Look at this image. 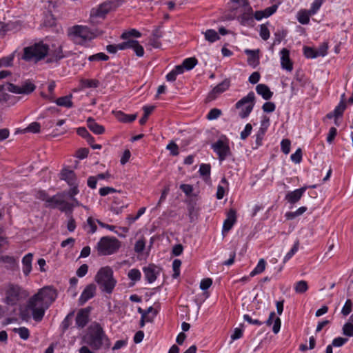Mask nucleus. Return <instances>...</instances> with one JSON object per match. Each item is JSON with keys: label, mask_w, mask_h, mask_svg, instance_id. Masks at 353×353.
I'll return each mask as SVG.
<instances>
[{"label": "nucleus", "mask_w": 353, "mask_h": 353, "mask_svg": "<svg viewBox=\"0 0 353 353\" xmlns=\"http://www.w3.org/2000/svg\"><path fill=\"white\" fill-rule=\"evenodd\" d=\"M322 3L323 0H314L311 5L310 9L308 10L310 14H312V15L315 14L321 8Z\"/></svg>", "instance_id": "5fc2aeb1"}, {"label": "nucleus", "mask_w": 353, "mask_h": 353, "mask_svg": "<svg viewBox=\"0 0 353 353\" xmlns=\"http://www.w3.org/2000/svg\"><path fill=\"white\" fill-rule=\"evenodd\" d=\"M291 160L295 163H299L302 160V150L298 148L296 151L291 155Z\"/></svg>", "instance_id": "680f3d73"}, {"label": "nucleus", "mask_w": 353, "mask_h": 353, "mask_svg": "<svg viewBox=\"0 0 353 353\" xmlns=\"http://www.w3.org/2000/svg\"><path fill=\"white\" fill-rule=\"evenodd\" d=\"M60 179L64 180L67 183L72 186L77 183V179L74 172L72 170L63 168L60 173Z\"/></svg>", "instance_id": "a211bd4d"}, {"label": "nucleus", "mask_w": 353, "mask_h": 353, "mask_svg": "<svg viewBox=\"0 0 353 353\" xmlns=\"http://www.w3.org/2000/svg\"><path fill=\"white\" fill-rule=\"evenodd\" d=\"M256 91L257 94L261 95L265 100L270 99L273 94L269 87L265 84H258L256 87Z\"/></svg>", "instance_id": "bb28decb"}, {"label": "nucleus", "mask_w": 353, "mask_h": 353, "mask_svg": "<svg viewBox=\"0 0 353 353\" xmlns=\"http://www.w3.org/2000/svg\"><path fill=\"white\" fill-rule=\"evenodd\" d=\"M214 152L218 155L220 161H224L228 157L232 154L228 141L219 139L212 145Z\"/></svg>", "instance_id": "9d476101"}, {"label": "nucleus", "mask_w": 353, "mask_h": 353, "mask_svg": "<svg viewBox=\"0 0 353 353\" xmlns=\"http://www.w3.org/2000/svg\"><path fill=\"white\" fill-rule=\"evenodd\" d=\"M328 49L327 43L324 42L319 46L318 49L315 50L318 57H324L327 54Z\"/></svg>", "instance_id": "6e6d98bb"}, {"label": "nucleus", "mask_w": 353, "mask_h": 353, "mask_svg": "<svg viewBox=\"0 0 353 353\" xmlns=\"http://www.w3.org/2000/svg\"><path fill=\"white\" fill-rule=\"evenodd\" d=\"M37 294L41 297V299H42L43 301L46 303V306H50L57 297V292L56 290L51 287L43 288Z\"/></svg>", "instance_id": "9b49d317"}, {"label": "nucleus", "mask_w": 353, "mask_h": 353, "mask_svg": "<svg viewBox=\"0 0 353 353\" xmlns=\"http://www.w3.org/2000/svg\"><path fill=\"white\" fill-rule=\"evenodd\" d=\"M307 210V208L302 206L298 208L295 212H288L285 213V217L288 220H292L296 216L303 214Z\"/></svg>", "instance_id": "f704fd0d"}, {"label": "nucleus", "mask_w": 353, "mask_h": 353, "mask_svg": "<svg viewBox=\"0 0 353 353\" xmlns=\"http://www.w3.org/2000/svg\"><path fill=\"white\" fill-rule=\"evenodd\" d=\"M265 128H260L256 134V148L262 145V141L265 134Z\"/></svg>", "instance_id": "09e8293b"}, {"label": "nucleus", "mask_w": 353, "mask_h": 353, "mask_svg": "<svg viewBox=\"0 0 353 353\" xmlns=\"http://www.w3.org/2000/svg\"><path fill=\"white\" fill-rule=\"evenodd\" d=\"M154 106H153V105L143 106V110L144 111V114L139 120V123L141 125H144L147 122L149 115L154 110Z\"/></svg>", "instance_id": "58836bf2"}, {"label": "nucleus", "mask_w": 353, "mask_h": 353, "mask_svg": "<svg viewBox=\"0 0 353 353\" xmlns=\"http://www.w3.org/2000/svg\"><path fill=\"white\" fill-rule=\"evenodd\" d=\"M114 114H115L116 118L119 121H120L121 122H124V123L132 122L137 118V114H126L123 113L121 111H117Z\"/></svg>", "instance_id": "c85d7f7f"}, {"label": "nucleus", "mask_w": 353, "mask_h": 353, "mask_svg": "<svg viewBox=\"0 0 353 353\" xmlns=\"http://www.w3.org/2000/svg\"><path fill=\"white\" fill-rule=\"evenodd\" d=\"M87 225L88 228H89L88 232L93 234L96 232L97 227L92 217H89L87 219Z\"/></svg>", "instance_id": "69168bd1"}, {"label": "nucleus", "mask_w": 353, "mask_h": 353, "mask_svg": "<svg viewBox=\"0 0 353 353\" xmlns=\"http://www.w3.org/2000/svg\"><path fill=\"white\" fill-rule=\"evenodd\" d=\"M90 311L91 308L90 307L80 309L78 311L75 319L76 326L78 328H83L87 325L89 321Z\"/></svg>", "instance_id": "f8f14e48"}, {"label": "nucleus", "mask_w": 353, "mask_h": 353, "mask_svg": "<svg viewBox=\"0 0 353 353\" xmlns=\"http://www.w3.org/2000/svg\"><path fill=\"white\" fill-rule=\"evenodd\" d=\"M72 98V94L59 97L56 100V103L59 106H63L68 108H72L73 106V103L71 100Z\"/></svg>", "instance_id": "c756f323"}, {"label": "nucleus", "mask_w": 353, "mask_h": 353, "mask_svg": "<svg viewBox=\"0 0 353 353\" xmlns=\"http://www.w3.org/2000/svg\"><path fill=\"white\" fill-rule=\"evenodd\" d=\"M259 34H260L261 37L265 41H266L269 39L270 33V31L265 24H261L260 26Z\"/></svg>", "instance_id": "864d4df0"}, {"label": "nucleus", "mask_w": 353, "mask_h": 353, "mask_svg": "<svg viewBox=\"0 0 353 353\" xmlns=\"http://www.w3.org/2000/svg\"><path fill=\"white\" fill-rule=\"evenodd\" d=\"M109 59V57L104 54L103 52H99L93 55H91L88 57V60L90 61H108Z\"/></svg>", "instance_id": "de8ad7c7"}, {"label": "nucleus", "mask_w": 353, "mask_h": 353, "mask_svg": "<svg viewBox=\"0 0 353 353\" xmlns=\"http://www.w3.org/2000/svg\"><path fill=\"white\" fill-rule=\"evenodd\" d=\"M74 316V311H72L63 319V321L61 323V326L63 331L67 330L69 328V327L72 325Z\"/></svg>", "instance_id": "e433bc0d"}, {"label": "nucleus", "mask_w": 353, "mask_h": 353, "mask_svg": "<svg viewBox=\"0 0 353 353\" xmlns=\"http://www.w3.org/2000/svg\"><path fill=\"white\" fill-rule=\"evenodd\" d=\"M221 114V110L217 108L210 110L207 115V119L209 120H214L219 117Z\"/></svg>", "instance_id": "4d7b16f0"}, {"label": "nucleus", "mask_w": 353, "mask_h": 353, "mask_svg": "<svg viewBox=\"0 0 353 353\" xmlns=\"http://www.w3.org/2000/svg\"><path fill=\"white\" fill-rule=\"evenodd\" d=\"M307 188V186H303L299 189L289 192L286 194L285 199L291 204H295L301 199Z\"/></svg>", "instance_id": "dca6fc26"}, {"label": "nucleus", "mask_w": 353, "mask_h": 353, "mask_svg": "<svg viewBox=\"0 0 353 353\" xmlns=\"http://www.w3.org/2000/svg\"><path fill=\"white\" fill-rule=\"evenodd\" d=\"M205 38L207 41L213 43L220 39L218 33L214 30H208L205 32Z\"/></svg>", "instance_id": "ea45409f"}, {"label": "nucleus", "mask_w": 353, "mask_h": 353, "mask_svg": "<svg viewBox=\"0 0 353 353\" xmlns=\"http://www.w3.org/2000/svg\"><path fill=\"white\" fill-rule=\"evenodd\" d=\"M345 94H343L342 95V100L341 102L338 104V105L334 108V115L335 118H338L341 116H342L343 112L345 111L346 108V103L344 101V97Z\"/></svg>", "instance_id": "2f4dec72"}, {"label": "nucleus", "mask_w": 353, "mask_h": 353, "mask_svg": "<svg viewBox=\"0 0 353 353\" xmlns=\"http://www.w3.org/2000/svg\"><path fill=\"white\" fill-rule=\"evenodd\" d=\"M312 15L309 10H301L298 12L297 19L301 24H307L310 22V17Z\"/></svg>", "instance_id": "7c9ffc66"}, {"label": "nucleus", "mask_w": 353, "mask_h": 353, "mask_svg": "<svg viewBox=\"0 0 353 353\" xmlns=\"http://www.w3.org/2000/svg\"><path fill=\"white\" fill-rule=\"evenodd\" d=\"M343 334L348 337L353 336V323L347 322L343 326Z\"/></svg>", "instance_id": "a18cd8bd"}, {"label": "nucleus", "mask_w": 353, "mask_h": 353, "mask_svg": "<svg viewBox=\"0 0 353 353\" xmlns=\"http://www.w3.org/2000/svg\"><path fill=\"white\" fill-rule=\"evenodd\" d=\"M294 289L298 294L305 293L308 290L307 283L301 280L294 283Z\"/></svg>", "instance_id": "473e14b6"}, {"label": "nucleus", "mask_w": 353, "mask_h": 353, "mask_svg": "<svg viewBox=\"0 0 353 353\" xmlns=\"http://www.w3.org/2000/svg\"><path fill=\"white\" fill-rule=\"evenodd\" d=\"M40 123L37 122H32L26 128V131L32 133H38L40 132Z\"/></svg>", "instance_id": "13d9d810"}, {"label": "nucleus", "mask_w": 353, "mask_h": 353, "mask_svg": "<svg viewBox=\"0 0 353 353\" xmlns=\"http://www.w3.org/2000/svg\"><path fill=\"white\" fill-rule=\"evenodd\" d=\"M32 259L33 254L32 253H28L22 259V270L25 276L29 275L32 270Z\"/></svg>", "instance_id": "5701e85b"}, {"label": "nucleus", "mask_w": 353, "mask_h": 353, "mask_svg": "<svg viewBox=\"0 0 353 353\" xmlns=\"http://www.w3.org/2000/svg\"><path fill=\"white\" fill-rule=\"evenodd\" d=\"M290 141L289 139H283L281 143V151L288 154L290 151Z\"/></svg>", "instance_id": "bf43d9fd"}, {"label": "nucleus", "mask_w": 353, "mask_h": 353, "mask_svg": "<svg viewBox=\"0 0 353 353\" xmlns=\"http://www.w3.org/2000/svg\"><path fill=\"white\" fill-rule=\"evenodd\" d=\"M112 8L111 3H103L101 4L97 8L92 9L90 14V19L92 22L94 21L95 18H104L105 16L108 13V12Z\"/></svg>", "instance_id": "4468645a"}, {"label": "nucleus", "mask_w": 353, "mask_h": 353, "mask_svg": "<svg viewBox=\"0 0 353 353\" xmlns=\"http://www.w3.org/2000/svg\"><path fill=\"white\" fill-rule=\"evenodd\" d=\"M303 53L305 57L309 59H314L318 57L315 49L310 47H304Z\"/></svg>", "instance_id": "3c124183"}, {"label": "nucleus", "mask_w": 353, "mask_h": 353, "mask_svg": "<svg viewBox=\"0 0 353 353\" xmlns=\"http://www.w3.org/2000/svg\"><path fill=\"white\" fill-rule=\"evenodd\" d=\"M182 63L183 67L184 66L185 70H192L197 64V59L195 57L187 58L183 61Z\"/></svg>", "instance_id": "a19ab883"}, {"label": "nucleus", "mask_w": 353, "mask_h": 353, "mask_svg": "<svg viewBox=\"0 0 353 353\" xmlns=\"http://www.w3.org/2000/svg\"><path fill=\"white\" fill-rule=\"evenodd\" d=\"M156 269L157 268L154 265H150L143 269L145 279L150 283H153L157 279V272Z\"/></svg>", "instance_id": "4be33fe9"}, {"label": "nucleus", "mask_w": 353, "mask_h": 353, "mask_svg": "<svg viewBox=\"0 0 353 353\" xmlns=\"http://www.w3.org/2000/svg\"><path fill=\"white\" fill-rule=\"evenodd\" d=\"M68 37L77 45H83L95 37V35L86 26H74L68 30Z\"/></svg>", "instance_id": "423d86ee"}, {"label": "nucleus", "mask_w": 353, "mask_h": 353, "mask_svg": "<svg viewBox=\"0 0 353 353\" xmlns=\"http://www.w3.org/2000/svg\"><path fill=\"white\" fill-rule=\"evenodd\" d=\"M141 34L135 29H131L129 31L124 32L122 33L121 37L123 39H128L129 38L133 37H140Z\"/></svg>", "instance_id": "c03bdc74"}, {"label": "nucleus", "mask_w": 353, "mask_h": 353, "mask_svg": "<svg viewBox=\"0 0 353 353\" xmlns=\"http://www.w3.org/2000/svg\"><path fill=\"white\" fill-rule=\"evenodd\" d=\"M265 260L263 259H261L256 268L250 272V276H254L263 272L265 270Z\"/></svg>", "instance_id": "4c0bfd02"}, {"label": "nucleus", "mask_w": 353, "mask_h": 353, "mask_svg": "<svg viewBox=\"0 0 353 353\" xmlns=\"http://www.w3.org/2000/svg\"><path fill=\"white\" fill-rule=\"evenodd\" d=\"M352 302L350 299H347L345 301V305H343V307L341 310L342 314L345 316L350 314V312H352Z\"/></svg>", "instance_id": "603ef678"}, {"label": "nucleus", "mask_w": 353, "mask_h": 353, "mask_svg": "<svg viewBox=\"0 0 353 353\" xmlns=\"http://www.w3.org/2000/svg\"><path fill=\"white\" fill-rule=\"evenodd\" d=\"M96 285L93 283L88 285L83 290L79 299V303L82 305L85 304L88 300L94 296L96 293Z\"/></svg>", "instance_id": "2eb2a0df"}, {"label": "nucleus", "mask_w": 353, "mask_h": 353, "mask_svg": "<svg viewBox=\"0 0 353 353\" xmlns=\"http://www.w3.org/2000/svg\"><path fill=\"white\" fill-rule=\"evenodd\" d=\"M210 170L211 166L210 164L203 163L200 165L199 172L201 176L206 179H209L210 175Z\"/></svg>", "instance_id": "79ce46f5"}, {"label": "nucleus", "mask_w": 353, "mask_h": 353, "mask_svg": "<svg viewBox=\"0 0 353 353\" xmlns=\"http://www.w3.org/2000/svg\"><path fill=\"white\" fill-rule=\"evenodd\" d=\"M83 342L93 350H108L110 341L102 326L97 322H92L83 337Z\"/></svg>", "instance_id": "f257e3e1"}, {"label": "nucleus", "mask_w": 353, "mask_h": 353, "mask_svg": "<svg viewBox=\"0 0 353 353\" xmlns=\"http://www.w3.org/2000/svg\"><path fill=\"white\" fill-rule=\"evenodd\" d=\"M281 65L283 69L291 72L293 69V64L290 59V52L286 48L281 50Z\"/></svg>", "instance_id": "f3484780"}, {"label": "nucleus", "mask_w": 353, "mask_h": 353, "mask_svg": "<svg viewBox=\"0 0 353 353\" xmlns=\"http://www.w3.org/2000/svg\"><path fill=\"white\" fill-rule=\"evenodd\" d=\"M64 57L62 47L59 46L53 52H52L48 58L47 63H58Z\"/></svg>", "instance_id": "a878e982"}, {"label": "nucleus", "mask_w": 353, "mask_h": 353, "mask_svg": "<svg viewBox=\"0 0 353 353\" xmlns=\"http://www.w3.org/2000/svg\"><path fill=\"white\" fill-rule=\"evenodd\" d=\"M74 208V205L65 201L64 199L62 200L61 204L59 205L58 209L61 212H72Z\"/></svg>", "instance_id": "49530a36"}, {"label": "nucleus", "mask_w": 353, "mask_h": 353, "mask_svg": "<svg viewBox=\"0 0 353 353\" xmlns=\"http://www.w3.org/2000/svg\"><path fill=\"white\" fill-rule=\"evenodd\" d=\"M166 148L170 151V154L173 156H176L179 154V147L178 145L174 143V142H171L170 143Z\"/></svg>", "instance_id": "774afa93"}, {"label": "nucleus", "mask_w": 353, "mask_h": 353, "mask_svg": "<svg viewBox=\"0 0 353 353\" xmlns=\"http://www.w3.org/2000/svg\"><path fill=\"white\" fill-rule=\"evenodd\" d=\"M63 199V194H57L53 196H50L49 200H48L47 203H46V207L50 208H58L59 205L61 204Z\"/></svg>", "instance_id": "cd10ccee"}, {"label": "nucleus", "mask_w": 353, "mask_h": 353, "mask_svg": "<svg viewBox=\"0 0 353 353\" xmlns=\"http://www.w3.org/2000/svg\"><path fill=\"white\" fill-rule=\"evenodd\" d=\"M28 296L26 290L20 285L10 283L5 286V303L9 305H15Z\"/></svg>", "instance_id": "39448f33"}, {"label": "nucleus", "mask_w": 353, "mask_h": 353, "mask_svg": "<svg viewBox=\"0 0 353 353\" xmlns=\"http://www.w3.org/2000/svg\"><path fill=\"white\" fill-rule=\"evenodd\" d=\"M49 307L46 306V303L37 294L32 296L28 302V307L32 312V318L37 322L43 319L45 312Z\"/></svg>", "instance_id": "0eeeda50"}, {"label": "nucleus", "mask_w": 353, "mask_h": 353, "mask_svg": "<svg viewBox=\"0 0 353 353\" xmlns=\"http://www.w3.org/2000/svg\"><path fill=\"white\" fill-rule=\"evenodd\" d=\"M245 53L248 56V63L252 67H256L259 63V50H245Z\"/></svg>", "instance_id": "b1692460"}, {"label": "nucleus", "mask_w": 353, "mask_h": 353, "mask_svg": "<svg viewBox=\"0 0 353 353\" xmlns=\"http://www.w3.org/2000/svg\"><path fill=\"white\" fill-rule=\"evenodd\" d=\"M87 125L88 128L94 134H101L104 132L105 128L103 125L98 124L95 120L89 117L87 119Z\"/></svg>", "instance_id": "393cba45"}, {"label": "nucleus", "mask_w": 353, "mask_h": 353, "mask_svg": "<svg viewBox=\"0 0 353 353\" xmlns=\"http://www.w3.org/2000/svg\"><path fill=\"white\" fill-rule=\"evenodd\" d=\"M274 322V325L272 327V331L274 334H277L281 328V319L279 317L275 318V312H270L268 319L265 321V324L268 326H270Z\"/></svg>", "instance_id": "412c9836"}, {"label": "nucleus", "mask_w": 353, "mask_h": 353, "mask_svg": "<svg viewBox=\"0 0 353 353\" xmlns=\"http://www.w3.org/2000/svg\"><path fill=\"white\" fill-rule=\"evenodd\" d=\"M48 51L49 48L48 45L42 42L35 43L23 49L22 59L27 61H33L37 63L44 59L48 54Z\"/></svg>", "instance_id": "20e7f679"}, {"label": "nucleus", "mask_w": 353, "mask_h": 353, "mask_svg": "<svg viewBox=\"0 0 353 353\" xmlns=\"http://www.w3.org/2000/svg\"><path fill=\"white\" fill-rule=\"evenodd\" d=\"M94 281L99 285L100 290L108 294H111L117 285V280L113 276V270L108 266L103 267L98 271Z\"/></svg>", "instance_id": "f03ea898"}, {"label": "nucleus", "mask_w": 353, "mask_h": 353, "mask_svg": "<svg viewBox=\"0 0 353 353\" xmlns=\"http://www.w3.org/2000/svg\"><path fill=\"white\" fill-rule=\"evenodd\" d=\"M252 126L250 123L246 124L245 129L241 132V139L245 140L250 134Z\"/></svg>", "instance_id": "0e129e2a"}, {"label": "nucleus", "mask_w": 353, "mask_h": 353, "mask_svg": "<svg viewBox=\"0 0 353 353\" xmlns=\"http://www.w3.org/2000/svg\"><path fill=\"white\" fill-rule=\"evenodd\" d=\"M35 90V85L31 82H25L21 86L15 85L8 83L4 85H0V101H7L10 95L5 93L4 91H8L16 94H28Z\"/></svg>", "instance_id": "7ed1b4c3"}, {"label": "nucleus", "mask_w": 353, "mask_h": 353, "mask_svg": "<svg viewBox=\"0 0 353 353\" xmlns=\"http://www.w3.org/2000/svg\"><path fill=\"white\" fill-rule=\"evenodd\" d=\"M12 331L19 335L20 338L23 340H27L30 337V331L26 327H20L14 328Z\"/></svg>", "instance_id": "c9c22d12"}, {"label": "nucleus", "mask_w": 353, "mask_h": 353, "mask_svg": "<svg viewBox=\"0 0 353 353\" xmlns=\"http://www.w3.org/2000/svg\"><path fill=\"white\" fill-rule=\"evenodd\" d=\"M243 6L246 7L247 10L249 12H245L242 14L241 16L238 17V20L240 23L243 26L249 25L250 22L253 21L252 17L251 16L250 12H252V9L250 6L249 3L247 0L243 1Z\"/></svg>", "instance_id": "aec40b11"}, {"label": "nucleus", "mask_w": 353, "mask_h": 353, "mask_svg": "<svg viewBox=\"0 0 353 353\" xmlns=\"http://www.w3.org/2000/svg\"><path fill=\"white\" fill-rule=\"evenodd\" d=\"M131 46L130 48L133 49L137 56L143 57L144 54V49L142 46L139 44L138 41L137 40H131Z\"/></svg>", "instance_id": "72a5a7b5"}, {"label": "nucleus", "mask_w": 353, "mask_h": 353, "mask_svg": "<svg viewBox=\"0 0 353 353\" xmlns=\"http://www.w3.org/2000/svg\"><path fill=\"white\" fill-rule=\"evenodd\" d=\"M236 220V211L233 209L230 210L227 214V218L223 223V233L228 232L235 223Z\"/></svg>", "instance_id": "6ab92c4d"}, {"label": "nucleus", "mask_w": 353, "mask_h": 353, "mask_svg": "<svg viewBox=\"0 0 353 353\" xmlns=\"http://www.w3.org/2000/svg\"><path fill=\"white\" fill-rule=\"evenodd\" d=\"M348 339L347 338L337 337L335 338L332 343V345L334 347H341L343 346Z\"/></svg>", "instance_id": "338daca9"}, {"label": "nucleus", "mask_w": 353, "mask_h": 353, "mask_svg": "<svg viewBox=\"0 0 353 353\" xmlns=\"http://www.w3.org/2000/svg\"><path fill=\"white\" fill-rule=\"evenodd\" d=\"M128 276L134 283L139 281L141 279V274L138 269L134 268L128 272Z\"/></svg>", "instance_id": "37998d69"}, {"label": "nucleus", "mask_w": 353, "mask_h": 353, "mask_svg": "<svg viewBox=\"0 0 353 353\" xmlns=\"http://www.w3.org/2000/svg\"><path fill=\"white\" fill-rule=\"evenodd\" d=\"M255 96L253 92H250L247 96L243 97L235 105L236 108L241 109L239 116L244 119L249 116L254 106Z\"/></svg>", "instance_id": "1a4fd4ad"}, {"label": "nucleus", "mask_w": 353, "mask_h": 353, "mask_svg": "<svg viewBox=\"0 0 353 353\" xmlns=\"http://www.w3.org/2000/svg\"><path fill=\"white\" fill-rule=\"evenodd\" d=\"M181 265V261L179 259H174L172 263L173 269V278H177L180 274V267Z\"/></svg>", "instance_id": "8fccbe9b"}, {"label": "nucleus", "mask_w": 353, "mask_h": 353, "mask_svg": "<svg viewBox=\"0 0 353 353\" xmlns=\"http://www.w3.org/2000/svg\"><path fill=\"white\" fill-rule=\"evenodd\" d=\"M145 246V242L144 239L138 240L134 245V251L137 253H141L143 252Z\"/></svg>", "instance_id": "e2e57ef3"}, {"label": "nucleus", "mask_w": 353, "mask_h": 353, "mask_svg": "<svg viewBox=\"0 0 353 353\" xmlns=\"http://www.w3.org/2000/svg\"><path fill=\"white\" fill-rule=\"evenodd\" d=\"M120 246V241L115 237L103 236L97 243V250L102 255H110L115 253Z\"/></svg>", "instance_id": "6e6552de"}, {"label": "nucleus", "mask_w": 353, "mask_h": 353, "mask_svg": "<svg viewBox=\"0 0 353 353\" xmlns=\"http://www.w3.org/2000/svg\"><path fill=\"white\" fill-rule=\"evenodd\" d=\"M14 59V54H11L8 57H3L0 59V63L2 66L9 67L12 65V61Z\"/></svg>", "instance_id": "052dcab7"}, {"label": "nucleus", "mask_w": 353, "mask_h": 353, "mask_svg": "<svg viewBox=\"0 0 353 353\" xmlns=\"http://www.w3.org/2000/svg\"><path fill=\"white\" fill-rule=\"evenodd\" d=\"M230 86V81L225 79L217 85H216L208 95V99L210 101L215 99L219 95L228 90Z\"/></svg>", "instance_id": "ddd939ff"}]
</instances>
